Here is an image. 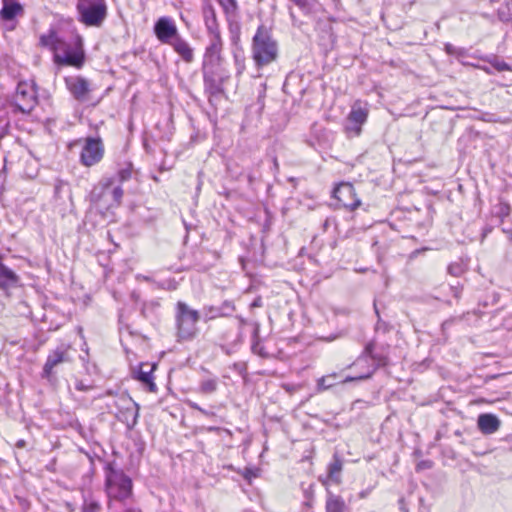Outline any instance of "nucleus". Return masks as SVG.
<instances>
[{"mask_svg": "<svg viewBox=\"0 0 512 512\" xmlns=\"http://www.w3.org/2000/svg\"><path fill=\"white\" fill-rule=\"evenodd\" d=\"M116 404L118 420L125 423L128 429H133L138 422L139 405L128 396L120 397Z\"/></svg>", "mask_w": 512, "mask_h": 512, "instance_id": "1a4fd4ad", "label": "nucleus"}, {"mask_svg": "<svg viewBox=\"0 0 512 512\" xmlns=\"http://www.w3.org/2000/svg\"><path fill=\"white\" fill-rule=\"evenodd\" d=\"M477 426L482 434L491 435L499 430L501 421L492 413H483L478 416Z\"/></svg>", "mask_w": 512, "mask_h": 512, "instance_id": "f3484780", "label": "nucleus"}, {"mask_svg": "<svg viewBox=\"0 0 512 512\" xmlns=\"http://www.w3.org/2000/svg\"><path fill=\"white\" fill-rule=\"evenodd\" d=\"M369 492H370L369 490H363V491H361V492L359 493V497H360L361 499L366 498V497L368 496Z\"/></svg>", "mask_w": 512, "mask_h": 512, "instance_id": "603ef678", "label": "nucleus"}, {"mask_svg": "<svg viewBox=\"0 0 512 512\" xmlns=\"http://www.w3.org/2000/svg\"><path fill=\"white\" fill-rule=\"evenodd\" d=\"M249 182H252L253 177L251 175L248 176Z\"/></svg>", "mask_w": 512, "mask_h": 512, "instance_id": "e2e57ef3", "label": "nucleus"}, {"mask_svg": "<svg viewBox=\"0 0 512 512\" xmlns=\"http://www.w3.org/2000/svg\"><path fill=\"white\" fill-rule=\"evenodd\" d=\"M447 271L450 275L459 277L465 272V268L462 263L455 262L448 266Z\"/></svg>", "mask_w": 512, "mask_h": 512, "instance_id": "4c0bfd02", "label": "nucleus"}, {"mask_svg": "<svg viewBox=\"0 0 512 512\" xmlns=\"http://www.w3.org/2000/svg\"><path fill=\"white\" fill-rule=\"evenodd\" d=\"M375 343L374 341H370L366 344L363 352L358 357L357 362L364 360L366 358H371L374 361V367L371 370H374V372L379 368L386 366L388 364V358L386 355L382 353H375Z\"/></svg>", "mask_w": 512, "mask_h": 512, "instance_id": "a211bd4d", "label": "nucleus"}, {"mask_svg": "<svg viewBox=\"0 0 512 512\" xmlns=\"http://www.w3.org/2000/svg\"><path fill=\"white\" fill-rule=\"evenodd\" d=\"M235 311V305L230 300L223 301L220 305H206L202 308V318L205 322L218 317H229Z\"/></svg>", "mask_w": 512, "mask_h": 512, "instance_id": "2eb2a0df", "label": "nucleus"}, {"mask_svg": "<svg viewBox=\"0 0 512 512\" xmlns=\"http://www.w3.org/2000/svg\"><path fill=\"white\" fill-rule=\"evenodd\" d=\"M54 199L59 205H72V192L70 184L62 179H56L54 182Z\"/></svg>", "mask_w": 512, "mask_h": 512, "instance_id": "6ab92c4d", "label": "nucleus"}, {"mask_svg": "<svg viewBox=\"0 0 512 512\" xmlns=\"http://www.w3.org/2000/svg\"><path fill=\"white\" fill-rule=\"evenodd\" d=\"M223 47H215L207 45L204 51L202 65L223 64L222 56Z\"/></svg>", "mask_w": 512, "mask_h": 512, "instance_id": "5701e85b", "label": "nucleus"}, {"mask_svg": "<svg viewBox=\"0 0 512 512\" xmlns=\"http://www.w3.org/2000/svg\"><path fill=\"white\" fill-rule=\"evenodd\" d=\"M400 509L402 512H408V510L406 509V506H401Z\"/></svg>", "mask_w": 512, "mask_h": 512, "instance_id": "bf43d9fd", "label": "nucleus"}, {"mask_svg": "<svg viewBox=\"0 0 512 512\" xmlns=\"http://www.w3.org/2000/svg\"><path fill=\"white\" fill-rule=\"evenodd\" d=\"M209 42L207 45L215 47H223V39L220 30L208 32Z\"/></svg>", "mask_w": 512, "mask_h": 512, "instance_id": "c9c22d12", "label": "nucleus"}, {"mask_svg": "<svg viewBox=\"0 0 512 512\" xmlns=\"http://www.w3.org/2000/svg\"><path fill=\"white\" fill-rule=\"evenodd\" d=\"M131 176H132V165L128 164L124 168H121L117 172V175L113 178L115 179V182L118 181L119 184L121 185V183L128 181L131 178Z\"/></svg>", "mask_w": 512, "mask_h": 512, "instance_id": "f704fd0d", "label": "nucleus"}, {"mask_svg": "<svg viewBox=\"0 0 512 512\" xmlns=\"http://www.w3.org/2000/svg\"><path fill=\"white\" fill-rule=\"evenodd\" d=\"M290 16H291V18H292V19H294V18H295L294 13H293V11H292V10H290Z\"/></svg>", "mask_w": 512, "mask_h": 512, "instance_id": "052dcab7", "label": "nucleus"}, {"mask_svg": "<svg viewBox=\"0 0 512 512\" xmlns=\"http://www.w3.org/2000/svg\"><path fill=\"white\" fill-rule=\"evenodd\" d=\"M374 310L378 317V321L375 326L376 331H379V330H382L383 332L389 331V324L381 320L379 310H378L376 304H374Z\"/></svg>", "mask_w": 512, "mask_h": 512, "instance_id": "ea45409f", "label": "nucleus"}, {"mask_svg": "<svg viewBox=\"0 0 512 512\" xmlns=\"http://www.w3.org/2000/svg\"><path fill=\"white\" fill-rule=\"evenodd\" d=\"M153 370L154 366L150 367L149 370H144V365H141L136 374V379L145 385L150 392H156L157 390V386L152 377Z\"/></svg>", "mask_w": 512, "mask_h": 512, "instance_id": "a878e982", "label": "nucleus"}, {"mask_svg": "<svg viewBox=\"0 0 512 512\" xmlns=\"http://www.w3.org/2000/svg\"><path fill=\"white\" fill-rule=\"evenodd\" d=\"M333 197L347 210L354 211L361 205L351 183H341L333 191Z\"/></svg>", "mask_w": 512, "mask_h": 512, "instance_id": "ddd939ff", "label": "nucleus"}, {"mask_svg": "<svg viewBox=\"0 0 512 512\" xmlns=\"http://www.w3.org/2000/svg\"><path fill=\"white\" fill-rule=\"evenodd\" d=\"M101 504L98 500L94 499L92 496H88L84 498V502L82 505V512H100Z\"/></svg>", "mask_w": 512, "mask_h": 512, "instance_id": "2f4dec72", "label": "nucleus"}, {"mask_svg": "<svg viewBox=\"0 0 512 512\" xmlns=\"http://www.w3.org/2000/svg\"><path fill=\"white\" fill-rule=\"evenodd\" d=\"M68 350L69 347L61 344L48 354L41 373L42 378L49 379L55 367L70 360Z\"/></svg>", "mask_w": 512, "mask_h": 512, "instance_id": "4468645a", "label": "nucleus"}, {"mask_svg": "<svg viewBox=\"0 0 512 512\" xmlns=\"http://www.w3.org/2000/svg\"><path fill=\"white\" fill-rule=\"evenodd\" d=\"M325 509L326 512H346L347 506L341 496L328 492Z\"/></svg>", "mask_w": 512, "mask_h": 512, "instance_id": "393cba45", "label": "nucleus"}, {"mask_svg": "<svg viewBox=\"0 0 512 512\" xmlns=\"http://www.w3.org/2000/svg\"><path fill=\"white\" fill-rule=\"evenodd\" d=\"M338 378L337 373L328 374L325 376H322L317 380L316 384V390L317 392H322L325 390H328L336 385V380Z\"/></svg>", "mask_w": 512, "mask_h": 512, "instance_id": "cd10ccee", "label": "nucleus"}, {"mask_svg": "<svg viewBox=\"0 0 512 512\" xmlns=\"http://www.w3.org/2000/svg\"><path fill=\"white\" fill-rule=\"evenodd\" d=\"M485 71H486L487 73H491V72H490V70H489L488 68H485Z\"/></svg>", "mask_w": 512, "mask_h": 512, "instance_id": "69168bd1", "label": "nucleus"}, {"mask_svg": "<svg viewBox=\"0 0 512 512\" xmlns=\"http://www.w3.org/2000/svg\"><path fill=\"white\" fill-rule=\"evenodd\" d=\"M487 61L491 65V67L497 70L498 72L511 71V66L496 56H492Z\"/></svg>", "mask_w": 512, "mask_h": 512, "instance_id": "72a5a7b5", "label": "nucleus"}, {"mask_svg": "<svg viewBox=\"0 0 512 512\" xmlns=\"http://www.w3.org/2000/svg\"><path fill=\"white\" fill-rule=\"evenodd\" d=\"M203 18L207 33L220 30L216 12L212 5L208 4L203 7Z\"/></svg>", "mask_w": 512, "mask_h": 512, "instance_id": "b1692460", "label": "nucleus"}, {"mask_svg": "<svg viewBox=\"0 0 512 512\" xmlns=\"http://www.w3.org/2000/svg\"><path fill=\"white\" fill-rule=\"evenodd\" d=\"M497 15L501 22H512V0H505V2L498 8Z\"/></svg>", "mask_w": 512, "mask_h": 512, "instance_id": "c756f323", "label": "nucleus"}, {"mask_svg": "<svg viewBox=\"0 0 512 512\" xmlns=\"http://www.w3.org/2000/svg\"><path fill=\"white\" fill-rule=\"evenodd\" d=\"M205 92L210 96H218L224 92V84L230 78L223 64L202 65Z\"/></svg>", "mask_w": 512, "mask_h": 512, "instance_id": "423d86ee", "label": "nucleus"}, {"mask_svg": "<svg viewBox=\"0 0 512 512\" xmlns=\"http://www.w3.org/2000/svg\"><path fill=\"white\" fill-rule=\"evenodd\" d=\"M273 164H274V168L275 170H278L279 169V164H278V161H277V158H273Z\"/></svg>", "mask_w": 512, "mask_h": 512, "instance_id": "4d7b16f0", "label": "nucleus"}, {"mask_svg": "<svg viewBox=\"0 0 512 512\" xmlns=\"http://www.w3.org/2000/svg\"><path fill=\"white\" fill-rule=\"evenodd\" d=\"M258 332H259V324L255 323V328H254V332H253V337L254 338L258 337Z\"/></svg>", "mask_w": 512, "mask_h": 512, "instance_id": "864d4df0", "label": "nucleus"}, {"mask_svg": "<svg viewBox=\"0 0 512 512\" xmlns=\"http://www.w3.org/2000/svg\"><path fill=\"white\" fill-rule=\"evenodd\" d=\"M38 102L35 84L33 82H19L14 95L15 107L22 113H30Z\"/></svg>", "mask_w": 512, "mask_h": 512, "instance_id": "0eeeda50", "label": "nucleus"}, {"mask_svg": "<svg viewBox=\"0 0 512 512\" xmlns=\"http://www.w3.org/2000/svg\"><path fill=\"white\" fill-rule=\"evenodd\" d=\"M65 86L75 100L85 103L90 99V92L93 90L90 82L81 76L65 77Z\"/></svg>", "mask_w": 512, "mask_h": 512, "instance_id": "9b49d317", "label": "nucleus"}, {"mask_svg": "<svg viewBox=\"0 0 512 512\" xmlns=\"http://www.w3.org/2000/svg\"><path fill=\"white\" fill-rule=\"evenodd\" d=\"M219 3L227 14L234 13L238 8L236 0H219Z\"/></svg>", "mask_w": 512, "mask_h": 512, "instance_id": "58836bf2", "label": "nucleus"}, {"mask_svg": "<svg viewBox=\"0 0 512 512\" xmlns=\"http://www.w3.org/2000/svg\"><path fill=\"white\" fill-rule=\"evenodd\" d=\"M79 21L88 27H100L108 15L106 0H77Z\"/></svg>", "mask_w": 512, "mask_h": 512, "instance_id": "39448f33", "label": "nucleus"}, {"mask_svg": "<svg viewBox=\"0 0 512 512\" xmlns=\"http://www.w3.org/2000/svg\"><path fill=\"white\" fill-rule=\"evenodd\" d=\"M122 512H142V511L136 507H128V508L124 509Z\"/></svg>", "mask_w": 512, "mask_h": 512, "instance_id": "09e8293b", "label": "nucleus"}, {"mask_svg": "<svg viewBox=\"0 0 512 512\" xmlns=\"http://www.w3.org/2000/svg\"><path fill=\"white\" fill-rule=\"evenodd\" d=\"M243 477L246 480L250 481L252 478L257 477V473L253 469H251V468H245V471L243 473Z\"/></svg>", "mask_w": 512, "mask_h": 512, "instance_id": "c03bdc74", "label": "nucleus"}, {"mask_svg": "<svg viewBox=\"0 0 512 512\" xmlns=\"http://www.w3.org/2000/svg\"><path fill=\"white\" fill-rule=\"evenodd\" d=\"M235 59V67H236V76L242 75L245 70V61L243 57H239L238 55L234 56Z\"/></svg>", "mask_w": 512, "mask_h": 512, "instance_id": "a19ab883", "label": "nucleus"}, {"mask_svg": "<svg viewBox=\"0 0 512 512\" xmlns=\"http://www.w3.org/2000/svg\"><path fill=\"white\" fill-rule=\"evenodd\" d=\"M105 487L111 500L126 501L133 495L132 480L123 470L116 469L114 463H107L105 467Z\"/></svg>", "mask_w": 512, "mask_h": 512, "instance_id": "7ed1b4c3", "label": "nucleus"}, {"mask_svg": "<svg viewBox=\"0 0 512 512\" xmlns=\"http://www.w3.org/2000/svg\"><path fill=\"white\" fill-rule=\"evenodd\" d=\"M237 318H238V320H239V322H240V325H241V326H244V325H246V324H247V320H246V319H244L243 317L238 316Z\"/></svg>", "mask_w": 512, "mask_h": 512, "instance_id": "6e6d98bb", "label": "nucleus"}, {"mask_svg": "<svg viewBox=\"0 0 512 512\" xmlns=\"http://www.w3.org/2000/svg\"><path fill=\"white\" fill-rule=\"evenodd\" d=\"M93 388L92 385L85 384L82 380L75 382V389L82 392H87Z\"/></svg>", "mask_w": 512, "mask_h": 512, "instance_id": "37998d69", "label": "nucleus"}, {"mask_svg": "<svg viewBox=\"0 0 512 512\" xmlns=\"http://www.w3.org/2000/svg\"><path fill=\"white\" fill-rule=\"evenodd\" d=\"M81 46H82V39L80 37H77L74 47H81Z\"/></svg>", "mask_w": 512, "mask_h": 512, "instance_id": "5fc2aeb1", "label": "nucleus"}, {"mask_svg": "<svg viewBox=\"0 0 512 512\" xmlns=\"http://www.w3.org/2000/svg\"><path fill=\"white\" fill-rule=\"evenodd\" d=\"M104 146L100 138L88 137L80 154V161L86 167H91L101 161Z\"/></svg>", "mask_w": 512, "mask_h": 512, "instance_id": "9d476101", "label": "nucleus"}, {"mask_svg": "<svg viewBox=\"0 0 512 512\" xmlns=\"http://www.w3.org/2000/svg\"><path fill=\"white\" fill-rule=\"evenodd\" d=\"M153 180H154L155 182H159V178H158L157 176H153Z\"/></svg>", "mask_w": 512, "mask_h": 512, "instance_id": "680f3d73", "label": "nucleus"}, {"mask_svg": "<svg viewBox=\"0 0 512 512\" xmlns=\"http://www.w3.org/2000/svg\"><path fill=\"white\" fill-rule=\"evenodd\" d=\"M115 183L114 178H103L90 192V201L98 206L110 208V200L108 199V186Z\"/></svg>", "mask_w": 512, "mask_h": 512, "instance_id": "dca6fc26", "label": "nucleus"}, {"mask_svg": "<svg viewBox=\"0 0 512 512\" xmlns=\"http://www.w3.org/2000/svg\"><path fill=\"white\" fill-rule=\"evenodd\" d=\"M25 446H26V441L23 439L18 440L16 443V447H18V448H24Z\"/></svg>", "mask_w": 512, "mask_h": 512, "instance_id": "8fccbe9b", "label": "nucleus"}, {"mask_svg": "<svg viewBox=\"0 0 512 512\" xmlns=\"http://www.w3.org/2000/svg\"><path fill=\"white\" fill-rule=\"evenodd\" d=\"M188 405L190 408L197 410V411H200V409L202 408L197 403H195L193 401H188Z\"/></svg>", "mask_w": 512, "mask_h": 512, "instance_id": "de8ad7c7", "label": "nucleus"}, {"mask_svg": "<svg viewBox=\"0 0 512 512\" xmlns=\"http://www.w3.org/2000/svg\"><path fill=\"white\" fill-rule=\"evenodd\" d=\"M39 44L52 50L58 63L81 67L84 62L83 51L80 48H71L72 45L59 37L54 29H50L47 34H42Z\"/></svg>", "mask_w": 512, "mask_h": 512, "instance_id": "f03ea898", "label": "nucleus"}, {"mask_svg": "<svg viewBox=\"0 0 512 512\" xmlns=\"http://www.w3.org/2000/svg\"><path fill=\"white\" fill-rule=\"evenodd\" d=\"M288 180H289V182L293 183L294 185L296 184V179L294 177H291Z\"/></svg>", "mask_w": 512, "mask_h": 512, "instance_id": "13d9d810", "label": "nucleus"}, {"mask_svg": "<svg viewBox=\"0 0 512 512\" xmlns=\"http://www.w3.org/2000/svg\"><path fill=\"white\" fill-rule=\"evenodd\" d=\"M154 34L157 39L163 44H170L176 37L179 36L178 28L175 21L168 17H160L154 24Z\"/></svg>", "mask_w": 512, "mask_h": 512, "instance_id": "f8f14e48", "label": "nucleus"}, {"mask_svg": "<svg viewBox=\"0 0 512 512\" xmlns=\"http://www.w3.org/2000/svg\"><path fill=\"white\" fill-rule=\"evenodd\" d=\"M252 59L258 68L269 65L278 57V43L273 38L271 28L259 25L252 38Z\"/></svg>", "mask_w": 512, "mask_h": 512, "instance_id": "f257e3e1", "label": "nucleus"}, {"mask_svg": "<svg viewBox=\"0 0 512 512\" xmlns=\"http://www.w3.org/2000/svg\"><path fill=\"white\" fill-rule=\"evenodd\" d=\"M496 216L501 220V222L504 221L506 217H508L511 213V206L508 202L500 200L499 204L496 206Z\"/></svg>", "mask_w": 512, "mask_h": 512, "instance_id": "473e14b6", "label": "nucleus"}, {"mask_svg": "<svg viewBox=\"0 0 512 512\" xmlns=\"http://www.w3.org/2000/svg\"><path fill=\"white\" fill-rule=\"evenodd\" d=\"M491 3L499 2L500 0H489Z\"/></svg>", "mask_w": 512, "mask_h": 512, "instance_id": "0e129e2a", "label": "nucleus"}, {"mask_svg": "<svg viewBox=\"0 0 512 512\" xmlns=\"http://www.w3.org/2000/svg\"><path fill=\"white\" fill-rule=\"evenodd\" d=\"M19 276L9 267L0 262V289L8 291L19 285Z\"/></svg>", "mask_w": 512, "mask_h": 512, "instance_id": "aec40b11", "label": "nucleus"}, {"mask_svg": "<svg viewBox=\"0 0 512 512\" xmlns=\"http://www.w3.org/2000/svg\"><path fill=\"white\" fill-rule=\"evenodd\" d=\"M450 289H451L454 297H456V298L460 297V294H461V291H462L461 287H459V286H451Z\"/></svg>", "mask_w": 512, "mask_h": 512, "instance_id": "49530a36", "label": "nucleus"}, {"mask_svg": "<svg viewBox=\"0 0 512 512\" xmlns=\"http://www.w3.org/2000/svg\"><path fill=\"white\" fill-rule=\"evenodd\" d=\"M373 374H374V370H368V372H367V373L362 374V375H359V376H355V377L348 376V377H346V378L342 381V383H347V382H351V381H355V380H364V379H368V378H370Z\"/></svg>", "mask_w": 512, "mask_h": 512, "instance_id": "79ce46f5", "label": "nucleus"}, {"mask_svg": "<svg viewBox=\"0 0 512 512\" xmlns=\"http://www.w3.org/2000/svg\"><path fill=\"white\" fill-rule=\"evenodd\" d=\"M2 4L0 17L3 20H13L18 14L23 13V7L18 0H2Z\"/></svg>", "mask_w": 512, "mask_h": 512, "instance_id": "4be33fe9", "label": "nucleus"}, {"mask_svg": "<svg viewBox=\"0 0 512 512\" xmlns=\"http://www.w3.org/2000/svg\"><path fill=\"white\" fill-rule=\"evenodd\" d=\"M201 316L199 311L192 309L185 302H177L175 319L177 335L181 340H190L196 336L198 332L196 325Z\"/></svg>", "mask_w": 512, "mask_h": 512, "instance_id": "20e7f679", "label": "nucleus"}, {"mask_svg": "<svg viewBox=\"0 0 512 512\" xmlns=\"http://www.w3.org/2000/svg\"><path fill=\"white\" fill-rule=\"evenodd\" d=\"M123 194L124 192L120 184L117 186H108V199L110 200V208L117 207L121 204Z\"/></svg>", "mask_w": 512, "mask_h": 512, "instance_id": "c85d7f7f", "label": "nucleus"}, {"mask_svg": "<svg viewBox=\"0 0 512 512\" xmlns=\"http://www.w3.org/2000/svg\"><path fill=\"white\" fill-rule=\"evenodd\" d=\"M369 114L367 104L355 101L346 118L345 132L349 137H357L362 132V125L366 123Z\"/></svg>", "mask_w": 512, "mask_h": 512, "instance_id": "6e6552de", "label": "nucleus"}, {"mask_svg": "<svg viewBox=\"0 0 512 512\" xmlns=\"http://www.w3.org/2000/svg\"><path fill=\"white\" fill-rule=\"evenodd\" d=\"M444 50L448 55H453V56H458V57L466 55V50L464 48L456 47L451 43H446L444 46Z\"/></svg>", "mask_w": 512, "mask_h": 512, "instance_id": "e433bc0d", "label": "nucleus"}, {"mask_svg": "<svg viewBox=\"0 0 512 512\" xmlns=\"http://www.w3.org/2000/svg\"><path fill=\"white\" fill-rule=\"evenodd\" d=\"M218 388L216 378L203 379L199 385V392L205 395L214 393Z\"/></svg>", "mask_w": 512, "mask_h": 512, "instance_id": "7c9ffc66", "label": "nucleus"}, {"mask_svg": "<svg viewBox=\"0 0 512 512\" xmlns=\"http://www.w3.org/2000/svg\"><path fill=\"white\" fill-rule=\"evenodd\" d=\"M173 50L182 58L186 63H191L194 60V50L190 44L183 39L180 35L176 37L170 44Z\"/></svg>", "mask_w": 512, "mask_h": 512, "instance_id": "412c9836", "label": "nucleus"}, {"mask_svg": "<svg viewBox=\"0 0 512 512\" xmlns=\"http://www.w3.org/2000/svg\"><path fill=\"white\" fill-rule=\"evenodd\" d=\"M342 467V460L337 455H334L333 461L328 465V480L333 483H339Z\"/></svg>", "mask_w": 512, "mask_h": 512, "instance_id": "bb28decb", "label": "nucleus"}, {"mask_svg": "<svg viewBox=\"0 0 512 512\" xmlns=\"http://www.w3.org/2000/svg\"><path fill=\"white\" fill-rule=\"evenodd\" d=\"M199 412L202 413L205 416H214L213 412L207 411V410H205L203 408H201Z\"/></svg>", "mask_w": 512, "mask_h": 512, "instance_id": "3c124183", "label": "nucleus"}, {"mask_svg": "<svg viewBox=\"0 0 512 512\" xmlns=\"http://www.w3.org/2000/svg\"><path fill=\"white\" fill-rule=\"evenodd\" d=\"M262 305H263L262 298L260 296H258L250 304V308H257V307H261Z\"/></svg>", "mask_w": 512, "mask_h": 512, "instance_id": "a18cd8bd", "label": "nucleus"}]
</instances>
